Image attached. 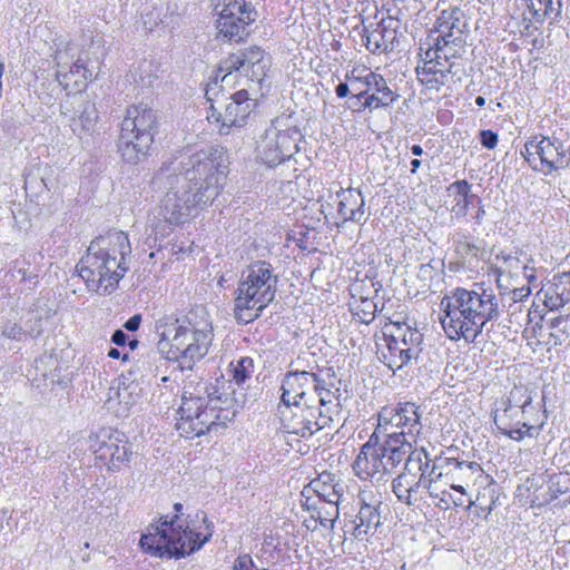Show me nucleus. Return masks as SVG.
Instances as JSON below:
<instances>
[{
	"mask_svg": "<svg viewBox=\"0 0 570 570\" xmlns=\"http://www.w3.org/2000/svg\"><path fill=\"white\" fill-rule=\"evenodd\" d=\"M158 80L157 73L153 70L151 63H145L144 69L139 75L138 81L142 87H154L155 82Z\"/></svg>",
	"mask_w": 570,
	"mask_h": 570,
	"instance_id": "nucleus-47",
	"label": "nucleus"
},
{
	"mask_svg": "<svg viewBox=\"0 0 570 570\" xmlns=\"http://www.w3.org/2000/svg\"><path fill=\"white\" fill-rule=\"evenodd\" d=\"M156 114L146 106H131L121 122L118 151L129 164L138 163L145 157L154 141Z\"/></svg>",
	"mask_w": 570,
	"mask_h": 570,
	"instance_id": "nucleus-8",
	"label": "nucleus"
},
{
	"mask_svg": "<svg viewBox=\"0 0 570 570\" xmlns=\"http://www.w3.org/2000/svg\"><path fill=\"white\" fill-rule=\"evenodd\" d=\"M370 92L371 95H368L366 99L357 107V111H362L365 109L372 111L390 107L400 97L395 91H393L387 86V82L384 79V77L376 72L373 73L372 82L370 86Z\"/></svg>",
	"mask_w": 570,
	"mask_h": 570,
	"instance_id": "nucleus-27",
	"label": "nucleus"
},
{
	"mask_svg": "<svg viewBox=\"0 0 570 570\" xmlns=\"http://www.w3.org/2000/svg\"><path fill=\"white\" fill-rule=\"evenodd\" d=\"M411 487V500L413 497L419 493L421 489H426L430 492V495H434L433 490H431V482L426 481L425 478H417L415 482H410Z\"/></svg>",
	"mask_w": 570,
	"mask_h": 570,
	"instance_id": "nucleus-48",
	"label": "nucleus"
},
{
	"mask_svg": "<svg viewBox=\"0 0 570 570\" xmlns=\"http://www.w3.org/2000/svg\"><path fill=\"white\" fill-rule=\"evenodd\" d=\"M79 107V115L72 118L70 125L73 132L89 130L97 119L95 106L89 100L82 101Z\"/></svg>",
	"mask_w": 570,
	"mask_h": 570,
	"instance_id": "nucleus-34",
	"label": "nucleus"
},
{
	"mask_svg": "<svg viewBox=\"0 0 570 570\" xmlns=\"http://www.w3.org/2000/svg\"><path fill=\"white\" fill-rule=\"evenodd\" d=\"M299 131L295 127L282 129L278 121L272 122L257 141V157L268 167H275L298 150Z\"/></svg>",
	"mask_w": 570,
	"mask_h": 570,
	"instance_id": "nucleus-16",
	"label": "nucleus"
},
{
	"mask_svg": "<svg viewBox=\"0 0 570 570\" xmlns=\"http://www.w3.org/2000/svg\"><path fill=\"white\" fill-rule=\"evenodd\" d=\"M357 514L344 523V534L357 541H367L382 527V494L371 488L362 489L357 495Z\"/></svg>",
	"mask_w": 570,
	"mask_h": 570,
	"instance_id": "nucleus-11",
	"label": "nucleus"
},
{
	"mask_svg": "<svg viewBox=\"0 0 570 570\" xmlns=\"http://www.w3.org/2000/svg\"><path fill=\"white\" fill-rule=\"evenodd\" d=\"M127 334L122 330H116L112 333L111 342L117 346H124L127 343Z\"/></svg>",
	"mask_w": 570,
	"mask_h": 570,
	"instance_id": "nucleus-53",
	"label": "nucleus"
},
{
	"mask_svg": "<svg viewBox=\"0 0 570 570\" xmlns=\"http://www.w3.org/2000/svg\"><path fill=\"white\" fill-rule=\"evenodd\" d=\"M426 459V451L424 449H410L405 460H404V471L403 475L406 476H419L420 470L423 466L422 460Z\"/></svg>",
	"mask_w": 570,
	"mask_h": 570,
	"instance_id": "nucleus-38",
	"label": "nucleus"
},
{
	"mask_svg": "<svg viewBox=\"0 0 570 570\" xmlns=\"http://www.w3.org/2000/svg\"><path fill=\"white\" fill-rule=\"evenodd\" d=\"M55 59L57 61V67H58V70L56 72V77H57V80L60 82V83H65L66 86L68 85V73L65 71L66 67L62 65L61 60H62V57L60 56V53H57L55 56Z\"/></svg>",
	"mask_w": 570,
	"mask_h": 570,
	"instance_id": "nucleus-51",
	"label": "nucleus"
},
{
	"mask_svg": "<svg viewBox=\"0 0 570 570\" xmlns=\"http://www.w3.org/2000/svg\"><path fill=\"white\" fill-rule=\"evenodd\" d=\"M337 196V214L343 222L360 223L365 219V200L356 188L341 189Z\"/></svg>",
	"mask_w": 570,
	"mask_h": 570,
	"instance_id": "nucleus-26",
	"label": "nucleus"
},
{
	"mask_svg": "<svg viewBox=\"0 0 570 570\" xmlns=\"http://www.w3.org/2000/svg\"><path fill=\"white\" fill-rule=\"evenodd\" d=\"M368 95H371V92H368V94L356 92V94L352 95L351 100H356L360 105L363 102V101H361V99L364 98V100H365Z\"/></svg>",
	"mask_w": 570,
	"mask_h": 570,
	"instance_id": "nucleus-61",
	"label": "nucleus"
},
{
	"mask_svg": "<svg viewBox=\"0 0 570 570\" xmlns=\"http://www.w3.org/2000/svg\"><path fill=\"white\" fill-rule=\"evenodd\" d=\"M392 490L393 493L397 497V499L407 505H413L414 502L417 500L416 498L414 500H411L410 482L407 481V476L403 475L402 473L399 474L393 480Z\"/></svg>",
	"mask_w": 570,
	"mask_h": 570,
	"instance_id": "nucleus-41",
	"label": "nucleus"
},
{
	"mask_svg": "<svg viewBox=\"0 0 570 570\" xmlns=\"http://www.w3.org/2000/svg\"><path fill=\"white\" fill-rule=\"evenodd\" d=\"M303 507L306 508L308 511H313V513H315L318 504L307 497L305 502L303 503Z\"/></svg>",
	"mask_w": 570,
	"mask_h": 570,
	"instance_id": "nucleus-59",
	"label": "nucleus"
},
{
	"mask_svg": "<svg viewBox=\"0 0 570 570\" xmlns=\"http://www.w3.org/2000/svg\"><path fill=\"white\" fill-rule=\"evenodd\" d=\"M254 567V562L249 554L239 556L234 562L235 570H250Z\"/></svg>",
	"mask_w": 570,
	"mask_h": 570,
	"instance_id": "nucleus-50",
	"label": "nucleus"
},
{
	"mask_svg": "<svg viewBox=\"0 0 570 570\" xmlns=\"http://www.w3.org/2000/svg\"><path fill=\"white\" fill-rule=\"evenodd\" d=\"M426 58H430L433 63H435L436 69H441L442 71L445 70L446 65L449 62H445L443 59H439L435 56H433V49H429L425 52Z\"/></svg>",
	"mask_w": 570,
	"mask_h": 570,
	"instance_id": "nucleus-55",
	"label": "nucleus"
},
{
	"mask_svg": "<svg viewBox=\"0 0 570 570\" xmlns=\"http://www.w3.org/2000/svg\"><path fill=\"white\" fill-rule=\"evenodd\" d=\"M254 106V99L248 97L246 89L238 90L232 95L229 101L225 104L223 111H217L212 106L213 118H215L216 121L222 122L219 132L227 135L230 128L243 127L253 111Z\"/></svg>",
	"mask_w": 570,
	"mask_h": 570,
	"instance_id": "nucleus-20",
	"label": "nucleus"
},
{
	"mask_svg": "<svg viewBox=\"0 0 570 570\" xmlns=\"http://www.w3.org/2000/svg\"><path fill=\"white\" fill-rule=\"evenodd\" d=\"M373 73L374 71L367 69H353L346 73L345 79L351 82L352 95L356 92L368 94Z\"/></svg>",
	"mask_w": 570,
	"mask_h": 570,
	"instance_id": "nucleus-36",
	"label": "nucleus"
},
{
	"mask_svg": "<svg viewBox=\"0 0 570 570\" xmlns=\"http://www.w3.org/2000/svg\"><path fill=\"white\" fill-rule=\"evenodd\" d=\"M468 22L464 12L459 7L443 10L435 23V43L433 56L445 62L456 60L466 43L465 31Z\"/></svg>",
	"mask_w": 570,
	"mask_h": 570,
	"instance_id": "nucleus-10",
	"label": "nucleus"
},
{
	"mask_svg": "<svg viewBox=\"0 0 570 570\" xmlns=\"http://www.w3.org/2000/svg\"><path fill=\"white\" fill-rule=\"evenodd\" d=\"M535 147H539V141H528L524 145V151H522V154L530 166L539 170V153H535V149H533Z\"/></svg>",
	"mask_w": 570,
	"mask_h": 570,
	"instance_id": "nucleus-46",
	"label": "nucleus"
},
{
	"mask_svg": "<svg viewBox=\"0 0 570 570\" xmlns=\"http://www.w3.org/2000/svg\"><path fill=\"white\" fill-rule=\"evenodd\" d=\"M411 166H412V168H411V173H412V174H415V173H416V170H417V168L421 166V161H420L419 159H413V160L411 161Z\"/></svg>",
	"mask_w": 570,
	"mask_h": 570,
	"instance_id": "nucleus-64",
	"label": "nucleus"
},
{
	"mask_svg": "<svg viewBox=\"0 0 570 570\" xmlns=\"http://www.w3.org/2000/svg\"><path fill=\"white\" fill-rule=\"evenodd\" d=\"M232 380H216L215 385L185 386L181 404L177 411L176 429L180 436L194 439L207 432L218 431L236 414L234 406L239 402L234 384L243 385L254 372V361L242 356L229 364Z\"/></svg>",
	"mask_w": 570,
	"mask_h": 570,
	"instance_id": "nucleus-3",
	"label": "nucleus"
},
{
	"mask_svg": "<svg viewBox=\"0 0 570 570\" xmlns=\"http://www.w3.org/2000/svg\"><path fill=\"white\" fill-rule=\"evenodd\" d=\"M495 296L483 291L479 294L473 291L458 287L445 294L440 302V323L450 340H474L485 332L489 341L495 344L497 317Z\"/></svg>",
	"mask_w": 570,
	"mask_h": 570,
	"instance_id": "nucleus-4",
	"label": "nucleus"
},
{
	"mask_svg": "<svg viewBox=\"0 0 570 570\" xmlns=\"http://www.w3.org/2000/svg\"><path fill=\"white\" fill-rule=\"evenodd\" d=\"M338 515V504L320 503L315 513L312 514L313 525H307V529L314 531L318 525L333 529Z\"/></svg>",
	"mask_w": 570,
	"mask_h": 570,
	"instance_id": "nucleus-31",
	"label": "nucleus"
},
{
	"mask_svg": "<svg viewBox=\"0 0 570 570\" xmlns=\"http://www.w3.org/2000/svg\"><path fill=\"white\" fill-rule=\"evenodd\" d=\"M430 463H431V460L426 455V459L422 460V465L423 466L421 468L420 475H419V478H421V476L425 478V480L429 481V482H431V479H428L426 474H429V471H430V469L432 466Z\"/></svg>",
	"mask_w": 570,
	"mask_h": 570,
	"instance_id": "nucleus-58",
	"label": "nucleus"
},
{
	"mask_svg": "<svg viewBox=\"0 0 570 570\" xmlns=\"http://www.w3.org/2000/svg\"><path fill=\"white\" fill-rule=\"evenodd\" d=\"M114 253L120 257L111 256L109 252H87L78 264L79 276L86 282L98 276L97 288H102L105 293L114 292L128 271L125 252Z\"/></svg>",
	"mask_w": 570,
	"mask_h": 570,
	"instance_id": "nucleus-9",
	"label": "nucleus"
},
{
	"mask_svg": "<svg viewBox=\"0 0 570 570\" xmlns=\"http://www.w3.org/2000/svg\"><path fill=\"white\" fill-rule=\"evenodd\" d=\"M470 185L465 180H458L449 187L450 196H454L455 204L452 206V212L456 216L464 215L468 208V196Z\"/></svg>",
	"mask_w": 570,
	"mask_h": 570,
	"instance_id": "nucleus-35",
	"label": "nucleus"
},
{
	"mask_svg": "<svg viewBox=\"0 0 570 570\" xmlns=\"http://www.w3.org/2000/svg\"><path fill=\"white\" fill-rule=\"evenodd\" d=\"M350 307L355 317L364 324H370L377 312L374 299H351Z\"/></svg>",
	"mask_w": 570,
	"mask_h": 570,
	"instance_id": "nucleus-37",
	"label": "nucleus"
},
{
	"mask_svg": "<svg viewBox=\"0 0 570 570\" xmlns=\"http://www.w3.org/2000/svg\"><path fill=\"white\" fill-rule=\"evenodd\" d=\"M362 38L366 48L372 52H386L394 49L400 21L391 16L382 18L379 22L365 24L362 21Z\"/></svg>",
	"mask_w": 570,
	"mask_h": 570,
	"instance_id": "nucleus-21",
	"label": "nucleus"
},
{
	"mask_svg": "<svg viewBox=\"0 0 570 570\" xmlns=\"http://www.w3.org/2000/svg\"><path fill=\"white\" fill-rule=\"evenodd\" d=\"M539 170L550 174L553 170L566 168L570 164V150L558 138L542 137L539 140Z\"/></svg>",
	"mask_w": 570,
	"mask_h": 570,
	"instance_id": "nucleus-24",
	"label": "nucleus"
},
{
	"mask_svg": "<svg viewBox=\"0 0 570 570\" xmlns=\"http://www.w3.org/2000/svg\"><path fill=\"white\" fill-rule=\"evenodd\" d=\"M281 410L287 433L311 438L341 422V389L308 371L286 373L281 385Z\"/></svg>",
	"mask_w": 570,
	"mask_h": 570,
	"instance_id": "nucleus-2",
	"label": "nucleus"
},
{
	"mask_svg": "<svg viewBox=\"0 0 570 570\" xmlns=\"http://www.w3.org/2000/svg\"><path fill=\"white\" fill-rule=\"evenodd\" d=\"M229 157L222 147H210L194 155H179L161 167L158 179L168 187L161 212L166 222L177 225L194 208L209 204L223 188Z\"/></svg>",
	"mask_w": 570,
	"mask_h": 570,
	"instance_id": "nucleus-1",
	"label": "nucleus"
},
{
	"mask_svg": "<svg viewBox=\"0 0 570 570\" xmlns=\"http://www.w3.org/2000/svg\"><path fill=\"white\" fill-rule=\"evenodd\" d=\"M80 69H82L83 71V77L87 78V69L79 62H76L73 65V67L70 69V72L73 73V72H80Z\"/></svg>",
	"mask_w": 570,
	"mask_h": 570,
	"instance_id": "nucleus-60",
	"label": "nucleus"
},
{
	"mask_svg": "<svg viewBox=\"0 0 570 570\" xmlns=\"http://www.w3.org/2000/svg\"><path fill=\"white\" fill-rule=\"evenodd\" d=\"M417 78L426 88L439 90L444 86V73L441 69H436L435 63L425 57L422 66L416 67Z\"/></svg>",
	"mask_w": 570,
	"mask_h": 570,
	"instance_id": "nucleus-30",
	"label": "nucleus"
},
{
	"mask_svg": "<svg viewBox=\"0 0 570 570\" xmlns=\"http://www.w3.org/2000/svg\"><path fill=\"white\" fill-rule=\"evenodd\" d=\"M278 277L269 263L257 262L242 273L235 292L234 317L239 324L257 320L275 298Z\"/></svg>",
	"mask_w": 570,
	"mask_h": 570,
	"instance_id": "nucleus-6",
	"label": "nucleus"
},
{
	"mask_svg": "<svg viewBox=\"0 0 570 570\" xmlns=\"http://www.w3.org/2000/svg\"><path fill=\"white\" fill-rule=\"evenodd\" d=\"M567 282H562L561 275L553 277L552 282L544 285L537 294V296L544 302V305L550 309H559L564 306L563 292Z\"/></svg>",
	"mask_w": 570,
	"mask_h": 570,
	"instance_id": "nucleus-29",
	"label": "nucleus"
},
{
	"mask_svg": "<svg viewBox=\"0 0 570 570\" xmlns=\"http://www.w3.org/2000/svg\"><path fill=\"white\" fill-rule=\"evenodd\" d=\"M411 151L414 156H421L423 154V148L420 145H413L411 147Z\"/></svg>",
	"mask_w": 570,
	"mask_h": 570,
	"instance_id": "nucleus-63",
	"label": "nucleus"
},
{
	"mask_svg": "<svg viewBox=\"0 0 570 570\" xmlns=\"http://www.w3.org/2000/svg\"><path fill=\"white\" fill-rule=\"evenodd\" d=\"M108 356H109L110 358H115V360H117V358H119V357H120V352H119V350H117L116 347H111V348L108 351Z\"/></svg>",
	"mask_w": 570,
	"mask_h": 570,
	"instance_id": "nucleus-62",
	"label": "nucleus"
},
{
	"mask_svg": "<svg viewBox=\"0 0 570 570\" xmlns=\"http://www.w3.org/2000/svg\"><path fill=\"white\" fill-rule=\"evenodd\" d=\"M0 337L16 342H23L26 340V333L20 324L7 320L0 325Z\"/></svg>",
	"mask_w": 570,
	"mask_h": 570,
	"instance_id": "nucleus-44",
	"label": "nucleus"
},
{
	"mask_svg": "<svg viewBox=\"0 0 570 570\" xmlns=\"http://www.w3.org/2000/svg\"><path fill=\"white\" fill-rule=\"evenodd\" d=\"M444 73V86H452L456 82H461L462 78L465 76V69L461 61L452 60L446 65Z\"/></svg>",
	"mask_w": 570,
	"mask_h": 570,
	"instance_id": "nucleus-43",
	"label": "nucleus"
},
{
	"mask_svg": "<svg viewBox=\"0 0 570 570\" xmlns=\"http://www.w3.org/2000/svg\"><path fill=\"white\" fill-rule=\"evenodd\" d=\"M389 355L387 366L393 371H400L416 361L422 352L423 334L406 324L392 323V328L386 334Z\"/></svg>",
	"mask_w": 570,
	"mask_h": 570,
	"instance_id": "nucleus-13",
	"label": "nucleus"
},
{
	"mask_svg": "<svg viewBox=\"0 0 570 570\" xmlns=\"http://www.w3.org/2000/svg\"><path fill=\"white\" fill-rule=\"evenodd\" d=\"M515 307L517 309L514 308V312H510V315H508L509 324L503 325V327L508 328V332H501V335H503L504 338L508 340L510 344H512V350H514V345L520 338L523 322L528 316L524 308H520L519 305Z\"/></svg>",
	"mask_w": 570,
	"mask_h": 570,
	"instance_id": "nucleus-33",
	"label": "nucleus"
},
{
	"mask_svg": "<svg viewBox=\"0 0 570 570\" xmlns=\"http://www.w3.org/2000/svg\"><path fill=\"white\" fill-rule=\"evenodd\" d=\"M480 139L483 147L492 149L498 142V135L492 130H482L480 132Z\"/></svg>",
	"mask_w": 570,
	"mask_h": 570,
	"instance_id": "nucleus-49",
	"label": "nucleus"
},
{
	"mask_svg": "<svg viewBox=\"0 0 570 570\" xmlns=\"http://www.w3.org/2000/svg\"><path fill=\"white\" fill-rule=\"evenodd\" d=\"M531 294L529 285L520 287L501 286V306L510 307L517 301H524Z\"/></svg>",
	"mask_w": 570,
	"mask_h": 570,
	"instance_id": "nucleus-40",
	"label": "nucleus"
},
{
	"mask_svg": "<svg viewBox=\"0 0 570 570\" xmlns=\"http://www.w3.org/2000/svg\"><path fill=\"white\" fill-rule=\"evenodd\" d=\"M422 429L420 406L414 402H401L396 406H383L377 414L374 433H402L404 439H414Z\"/></svg>",
	"mask_w": 570,
	"mask_h": 570,
	"instance_id": "nucleus-17",
	"label": "nucleus"
},
{
	"mask_svg": "<svg viewBox=\"0 0 570 570\" xmlns=\"http://www.w3.org/2000/svg\"><path fill=\"white\" fill-rule=\"evenodd\" d=\"M351 299H374L377 296L379 288L375 287L373 279L357 281L350 287Z\"/></svg>",
	"mask_w": 570,
	"mask_h": 570,
	"instance_id": "nucleus-39",
	"label": "nucleus"
},
{
	"mask_svg": "<svg viewBox=\"0 0 570 570\" xmlns=\"http://www.w3.org/2000/svg\"><path fill=\"white\" fill-rule=\"evenodd\" d=\"M382 456L384 454L380 450V436L373 432L353 463L355 474L363 480L384 475Z\"/></svg>",
	"mask_w": 570,
	"mask_h": 570,
	"instance_id": "nucleus-23",
	"label": "nucleus"
},
{
	"mask_svg": "<svg viewBox=\"0 0 570 570\" xmlns=\"http://www.w3.org/2000/svg\"><path fill=\"white\" fill-rule=\"evenodd\" d=\"M428 479H431V485L433 483H435L439 479L442 478V471L439 470V466L433 463L430 471H429V474H426Z\"/></svg>",
	"mask_w": 570,
	"mask_h": 570,
	"instance_id": "nucleus-57",
	"label": "nucleus"
},
{
	"mask_svg": "<svg viewBox=\"0 0 570 570\" xmlns=\"http://www.w3.org/2000/svg\"><path fill=\"white\" fill-rule=\"evenodd\" d=\"M561 279L564 283L567 282V286L563 292L564 306H566L567 304H570V272L561 274Z\"/></svg>",
	"mask_w": 570,
	"mask_h": 570,
	"instance_id": "nucleus-56",
	"label": "nucleus"
},
{
	"mask_svg": "<svg viewBox=\"0 0 570 570\" xmlns=\"http://www.w3.org/2000/svg\"><path fill=\"white\" fill-rule=\"evenodd\" d=\"M27 316L22 326L26 338H38L42 334V315L37 311H31Z\"/></svg>",
	"mask_w": 570,
	"mask_h": 570,
	"instance_id": "nucleus-42",
	"label": "nucleus"
},
{
	"mask_svg": "<svg viewBox=\"0 0 570 570\" xmlns=\"http://www.w3.org/2000/svg\"><path fill=\"white\" fill-rule=\"evenodd\" d=\"M214 10L218 16V35L227 40H242L249 33V24L256 20V12L245 0H216Z\"/></svg>",
	"mask_w": 570,
	"mask_h": 570,
	"instance_id": "nucleus-14",
	"label": "nucleus"
},
{
	"mask_svg": "<svg viewBox=\"0 0 570 570\" xmlns=\"http://www.w3.org/2000/svg\"><path fill=\"white\" fill-rule=\"evenodd\" d=\"M308 488L318 497V503L340 504L344 494L343 484L336 481L335 475L331 473L321 474L309 483Z\"/></svg>",
	"mask_w": 570,
	"mask_h": 570,
	"instance_id": "nucleus-28",
	"label": "nucleus"
},
{
	"mask_svg": "<svg viewBox=\"0 0 570 570\" xmlns=\"http://www.w3.org/2000/svg\"><path fill=\"white\" fill-rule=\"evenodd\" d=\"M411 441L404 439L402 433H389V438L383 443L380 442V450L383 452L382 461L384 463V474H391L405 460L410 449Z\"/></svg>",
	"mask_w": 570,
	"mask_h": 570,
	"instance_id": "nucleus-25",
	"label": "nucleus"
},
{
	"mask_svg": "<svg viewBox=\"0 0 570 570\" xmlns=\"http://www.w3.org/2000/svg\"><path fill=\"white\" fill-rule=\"evenodd\" d=\"M357 514L344 523V534L357 541H367L382 527V494L371 488L362 489L357 495Z\"/></svg>",
	"mask_w": 570,
	"mask_h": 570,
	"instance_id": "nucleus-12",
	"label": "nucleus"
},
{
	"mask_svg": "<svg viewBox=\"0 0 570 570\" xmlns=\"http://www.w3.org/2000/svg\"><path fill=\"white\" fill-rule=\"evenodd\" d=\"M203 522L208 530L202 537L188 525L177 523V515L160 518L159 524H150L139 541L141 549L156 558L180 559L199 550L213 534V523L204 514Z\"/></svg>",
	"mask_w": 570,
	"mask_h": 570,
	"instance_id": "nucleus-5",
	"label": "nucleus"
},
{
	"mask_svg": "<svg viewBox=\"0 0 570 570\" xmlns=\"http://www.w3.org/2000/svg\"><path fill=\"white\" fill-rule=\"evenodd\" d=\"M92 448L96 458L105 461L111 471H119L127 465L134 454L132 444L125 433L112 429H101L96 434Z\"/></svg>",
	"mask_w": 570,
	"mask_h": 570,
	"instance_id": "nucleus-19",
	"label": "nucleus"
},
{
	"mask_svg": "<svg viewBox=\"0 0 570 570\" xmlns=\"http://www.w3.org/2000/svg\"><path fill=\"white\" fill-rule=\"evenodd\" d=\"M351 82H340L335 88V94L338 98H345L351 94Z\"/></svg>",
	"mask_w": 570,
	"mask_h": 570,
	"instance_id": "nucleus-54",
	"label": "nucleus"
},
{
	"mask_svg": "<svg viewBox=\"0 0 570 570\" xmlns=\"http://www.w3.org/2000/svg\"><path fill=\"white\" fill-rule=\"evenodd\" d=\"M269 68L271 58L258 46L233 52L219 65V71L225 72L222 78L223 82L227 81L228 77L235 71L253 82L261 83Z\"/></svg>",
	"mask_w": 570,
	"mask_h": 570,
	"instance_id": "nucleus-18",
	"label": "nucleus"
},
{
	"mask_svg": "<svg viewBox=\"0 0 570 570\" xmlns=\"http://www.w3.org/2000/svg\"><path fill=\"white\" fill-rule=\"evenodd\" d=\"M445 469L446 473H458L461 478H472L473 474L479 473L480 483H483V480L488 483L482 490L479 491L476 497L478 507L482 510H489L491 512L494 509L497 498L494 497L495 482L493 476L490 474L482 475L483 470L476 462H466L459 461L458 459H446L445 460Z\"/></svg>",
	"mask_w": 570,
	"mask_h": 570,
	"instance_id": "nucleus-22",
	"label": "nucleus"
},
{
	"mask_svg": "<svg viewBox=\"0 0 570 570\" xmlns=\"http://www.w3.org/2000/svg\"><path fill=\"white\" fill-rule=\"evenodd\" d=\"M314 236H315V232L314 230H307L305 233L301 232L298 238L295 235L291 236L287 239V243H286L285 246L289 247L291 246L289 242L293 239V242L295 243V246L298 249H317L314 246V244L311 242V238H314Z\"/></svg>",
	"mask_w": 570,
	"mask_h": 570,
	"instance_id": "nucleus-45",
	"label": "nucleus"
},
{
	"mask_svg": "<svg viewBox=\"0 0 570 570\" xmlns=\"http://www.w3.org/2000/svg\"><path fill=\"white\" fill-rule=\"evenodd\" d=\"M501 410L507 417L515 419L517 423L521 424V428L501 429V434L515 441L522 440L524 435H532L534 426L531 424V419L535 415L537 410L532 405V395L528 386L514 384L501 402Z\"/></svg>",
	"mask_w": 570,
	"mask_h": 570,
	"instance_id": "nucleus-15",
	"label": "nucleus"
},
{
	"mask_svg": "<svg viewBox=\"0 0 570 570\" xmlns=\"http://www.w3.org/2000/svg\"><path fill=\"white\" fill-rule=\"evenodd\" d=\"M176 323L166 357L178 361L181 370H193L196 362L207 355L213 342L212 321L205 307L198 306Z\"/></svg>",
	"mask_w": 570,
	"mask_h": 570,
	"instance_id": "nucleus-7",
	"label": "nucleus"
},
{
	"mask_svg": "<svg viewBox=\"0 0 570 570\" xmlns=\"http://www.w3.org/2000/svg\"><path fill=\"white\" fill-rule=\"evenodd\" d=\"M129 246L128 236L121 230L112 229L105 235L96 237L87 249H91L92 247H97L98 249H124Z\"/></svg>",
	"mask_w": 570,
	"mask_h": 570,
	"instance_id": "nucleus-32",
	"label": "nucleus"
},
{
	"mask_svg": "<svg viewBox=\"0 0 570 570\" xmlns=\"http://www.w3.org/2000/svg\"><path fill=\"white\" fill-rule=\"evenodd\" d=\"M141 320L140 314H135L125 322L124 327L129 332H136L140 327Z\"/></svg>",
	"mask_w": 570,
	"mask_h": 570,
	"instance_id": "nucleus-52",
	"label": "nucleus"
}]
</instances>
